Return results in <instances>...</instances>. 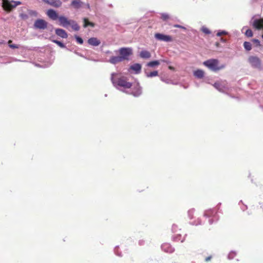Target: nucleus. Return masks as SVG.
<instances>
[{
  "label": "nucleus",
  "instance_id": "nucleus-1",
  "mask_svg": "<svg viewBox=\"0 0 263 263\" xmlns=\"http://www.w3.org/2000/svg\"><path fill=\"white\" fill-rule=\"evenodd\" d=\"M111 80L114 85H117L124 88H130L132 84L127 81V79L123 76L118 77L117 73L111 74Z\"/></svg>",
  "mask_w": 263,
  "mask_h": 263
},
{
  "label": "nucleus",
  "instance_id": "nucleus-2",
  "mask_svg": "<svg viewBox=\"0 0 263 263\" xmlns=\"http://www.w3.org/2000/svg\"><path fill=\"white\" fill-rule=\"evenodd\" d=\"M203 65L211 70L216 72L225 67V65H219V61L217 59H212L203 62Z\"/></svg>",
  "mask_w": 263,
  "mask_h": 263
},
{
  "label": "nucleus",
  "instance_id": "nucleus-3",
  "mask_svg": "<svg viewBox=\"0 0 263 263\" xmlns=\"http://www.w3.org/2000/svg\"><path fill=\"white\" fill-rule=\"evenodd\" d=\"M248 61L251 65L255 68H260L261 62L259 58L256 56H250Z\"/></svg>",
  "mask_w": 263,
  "mask_h": 263
},
{
  "label": "nucleus",
  "instance_id": "nucleus-4",
  "mask_svg": "<svg viewBox=\"0 0 263 263\" xmlns=\"http://www.w3.org/2000/svg\"><path fill=\"white\" fill-rule=\"evenodd\" d=\"M119 52L123 61L128 60V57L133 53L132 49L130 48H121Z\"/></svg>",
  "mask_w": 263,
  "mask_h": 263
},
{
  "label": "nucleus",
  "instance_id": "nucleus-5",
  "mask_svg": "<svg viewBox=\"0 0 263 263\" xmlns=\"http://www.w3.org/2000/svg\"><path fill=\"white\" fill-rule=\"evenodd\" d=\"M2 7L3 9L7 12H11L13 9L15 8V6L11 1L8 0H2Z\"/></svg>",
  "mask_w": 263,
  "mask_h": 263
},
{
  "label": "nucleus",
  "instance_id": "nucleus-6",
  "mask_svg": "<svg viewBox=\"0 0 263 263\" xmlns=\"http://www.w3.org/2000/svg\"><path fill=\"white\" fill-rule=\"evenodd\" d=\"M155 37L159 41L170 42L173 41V38L171 36L165 35L160 33L155 34Z\"/></svg>",
  "mask_w": 263,
  "mask_h": 263
},
{
  "label": "nucleus",
  "instance_id": "nucleus-7",
  "mask_svg": "<svg viewBox=\"0 0 263 263\" xmlns=\"http://www.w3.org/2000/svg\"><path fill=\"white\" fill-rule=\"evenodd\" d=\"M47 22L43 19H37L34 24L35 28L45 29L47 27Z\"/></svg>",
  "mask_w": 263,
  "mask_h": 263
},
{
  "label": "nucleus",
  "instance_id": "nucleus-8",
  "mask_svg": "<svg viewBox=\"0 0 263 263\" xmlns=\"http://www.w3.org/2000/svg\"><path fill=\"white\" fill-rule=\"evenodd\" d=\"M42 1L55 8L61 7L62 4V3L60 0H42Z\"/></svg>",
  "mask_w": 263,
  "mask_h": 263
},
{
  "label": "nucleus",
  "instance_id": "nucleus-9",
  "mask_svg": "<svg viewBox=\"0 0 263 263\" xmlns=\"http://www.w3.org/2000/svg\"><path fill=\"white\" fill-rule=\"evenodd\" d=\"M253 26L257 30L263 29V18L255 20L253 23ZM262 38L263 39V34Z\"/></svg>",
  "mask_w": 263,
  "mask_h": 263
},
{
  "label": "nucleus",
  "instance_id": "nucleus-10",
  "mask_svg": "<svg viewBox=\"0 0 263 263\" xmlns=\"http://www.w3.org/2000/svg\"><path fill=\"white\" fill-rule=\"evenodd\" d=\"M59 21L60 23V25L62 26L63 27H66L68 25H70L71 24V21H69L66 17L63 16H60L58 18Z\"/></svg>",
  "mask_w": 263,
  "mask_h": 263
},
{
  "label": "nucleus",
  "instance_id": "nucleus-11",
  "mask_svg": "<svg viewBox=\"0 0 263 263\" xmlns=\"http://www.w3.org/2000/svg\"><path fill=\"white\" fill-rule=\"evenodd\" d=\"M46 14L47 16L52 20H56L59 17L56 11L51 9L48 10Z\"/></svg>",
  "mask_w": 263,
  "mask_h": 263
},
{
  "label": "nucleus",
  "instance_id": "nucleus-12",
  "mask_svg": "<svg viewBox=\"0 0 263 263\" xmlns=\"http://www.w3.org/2000/svg\"><path fill=\"white\" fill-rule=\"evenodd\" d=\"M55 31L57 35L62 38L66 39L68 37L67 33L64 29L60 28L56 29Z\"/></svg>",
  "mask_w": 263,
  "mask_h": 263
},
{
  "label": "nucleus",
  "instance_id": "nucleus-13",
  "mask_svg": "<svg viewBox=\"0 0 263 263\" xmlns=\"http://www.w3.org/2000/svg\"><path fill=\"white\" fill-rule=\"evenodd\" d=\"M88 43L92 46H97L100 44L101 42L96 37H91L88 39Z\"/></svg>",
  "mask_w": 263,
  "mask_h": 263
},
{
  "label": "nucleus",
  "instance_id": "nucleus-14",
  "mask_svg": "<svg viewBox=\"0 0 263 263\" xmlns=\"http://www.w3.org/2000/svg\"><path fill=\"white\" fill-rule=\"evenodd\" d=\"M123 59L120 56L111 57L109 59V62L113 64H116L118 63L123 61Z\"/></svg>",
  "mask_w": 263,
  "mask_h": 263
},
{
  "label": "nucleus",
  "instance_id": "nucleus-15",
  "mask_svg": "<svg viewBox=\"0 0 263 263\" xmlns=\"http://www.w3.org/2000/svg\"><path fill=\"white\" fill-rule=\"evenodd\" d=\"M132 94L135 97H138L141 94V89L139 85H137L133 89Z\"/></svg>",
  "mask_w": 263,
  "mask_h": 263
},
{
  "label": "nucleus",
  "instance_id": "nucleus-16",
  "mask_svg": "<svg viewBox=\"0 0 263 263\" xmlns=\"http://www.w3.org/2000/svg\"><path fill=\"white\" fill-rule=\"evenodd\" d=\"M140 56L143 59H149L151 57V53L147 50H142L140 53Z\"/></svg>",
  "mask_w": 263,
  "mask_h": 263
},
{
  "label": "nucleus",
  "instance_id": "nucleus-17",
  "mask_svg": "<svg viewBox=\"0 0 263 263\" xmlns=\"http://www.w3.org/2000/svg\"><path fill=\"white\" fill-rule=\"evenodd\" d=\"M130 69L133 70L137 73H140L141 70V65L140 64H135L130 66Z\"/></svg>",
  "mask_w": 263,
  "mask_h": 263
},
{
  "label": "nucleus",
  "instance_id": "nucleus-18",
  "mask_svg": "<svg viewBox=\"0 0 263 263\" xmlns=\"http://www.w3.org/2000/svg\"><path fill=\"white\" fill-rule=\"evenodd\" d=\"M82 3L80 0H73L71 2V5L76 9L80 8L82 6Z\"/></svg>",
  "mask_w": 263,
  "mask_h": 263
},
{
  "label": "nucleus",
  "instance_id": "nucleus-19",
  "mask_svg": "<svg viewBox=\"0 0 263 263\" xmlns=\"http://www.w3.org/2000/svg\"><path fill=\"white\" fill-rule=\"evenodd\" d=\"M162 248L166 252L171 253L173 252V249L168 243L163 244L162 246Z\"/></svg>",
  "mask_w": 263,
  "mask_h": 263
},
{
  "label": "nucleus",
  "instance_id": "nucleus-20",
  "mask_svg": "<svg viewBox=\"0 0 263 263\" xmlns=\"http://www.w3.org/2000/svg\"><path fill=\"white\" fill-rule=\"evenodd\" d=\"M204 71L202 70H197L194 71V75L197 78L201 79L204 77Z\"/></svg>",
  "mask_w": 263,
  "mask_h": 263
},
{
  "label": "nucleus",
  "instance_id": "nucleus-21",
  "mask_svg": "<svg viewBox=\"0 0 263 263\" xmlns=\"http://www.w3.org/2000/svg\"><path fill=\"white\" fill-rule=\"evenodd\" d=\"M160 62L159 61H151L147 63L146 66L149 67H154L159 65Z\"/></svg>",
  "mask_w": 263,
  "mask_h": 263
},
{
  "label": "nucleus",
  "instance_id": "nucleus-22",
  "mask_svg": "<svg viewBox=\"0 0 263 263\" xmlns=\"http://www.w3.org/2000/svg\"><path fill=\"white\" fill-rule=\"evenodd\" d=\"M214 87L218 89L220 91H222L223 86L222 85L221 82H217L214 83L213 85Z\"/></svg>",
  "mask_w": 263,
  "mask_h": 263
},
{
  "label": "nucleus",
  "instance_id": "nucleus-23",
  "mask_svg": "<svg viewBox=\"0 0 263 263\" xmlns=\"http://www.w3.org/2000/svg\"><path fill=\"white\" fill-rule=\"evenodd\" d=\"M88 26L94 27L95 24L93 23L89 22L88 20L86 18H84V27H86Z\"/></svg>",
  "mask_w": 263,
  "mask_h": 263
},
{
  "label": "nucleus",
  "instance_id": "nucleus-24",
  "mask_svg": "<svg viewBox=\"0 0 263 263\" xmlns=\"http://www.w3.org/2000/svg\"><path fill=\"white\" fill-rule=\"evenodd\" d=\"M243 47L247 51H250L252 49V45L249 42H245L243 43Z\"/></svg>",
  "mask_w": 263,
  "mask_h": 263
},
{
  "label": "nucleus",
  "instance_id": "nucleus-25",
  "mask_svg": "<svg viewBox=\"0 0 263 263\" xmlns=\"http://www.w3.org/2000/svg\"><path fill=\"white\" fill-rule=\"evenodd\" d=\"M158 75V71H154L149 73H146V76L147 77H156Z\"/></svg>",
  "mask_w": 263,
  "mask_h": 263
},
{
  "label": "nucleus",
  "instance_id": "nucleus-26",
  "mask_svg": "<svg viewBox=\"0 0 263 263\" xmlns=\"http://www.w3.org/2000/svg\"><path fill=\"white\" fill-rule=\"evenodd\" d=\"M12 41L11 40H9L8 42L9 46L12 48V49H17L18 48L19 46L15 44H12Z\"/></svg>",
  "mask_w": 263,
  "mask_h": 263
},
{
  "label": "nucleus",
  "instance_id": "nucleus-27",
  "mask_svg": "<svg viewBox=\"0 0 263 263\" xmlns=\"http://www.w3.org/2000/svg\"><path fill=\"white\" fill-rule=\"evenodd\" d=\"M252 41L254 44H255L256 47H262V46L261 45L260 41L258 40L253 39Z\"/></svg>",
  "mask_w": 263,
  "mask_h": 263
},
{
  "label": "nucleus",
  "instance_id": "nucleus-28",
  "mask_svg": "<svg viewBox=\"0 0 263 263\" xmlns=\"http://www.w3.org/2000/svg\"><path fill=\"white\" fill-rule=\"evenodd\" d=\"M161 18L163 20V21H167L168 20V19L170 18V17L169 16V15L168 14H166V13H162L161 14Z\"/></svg>",
  "mask_w": 263,
  "mask_h": 263
},
{
  "label": "nucleus",
  "instance_id": "nucleus-29",
  "mask_svg": "<svg viewBox=\"0 0 263 263\" xmlns=\"http://www.w3.org/2000/svg\"><path fill=\"white\" fill-rule=\"evenodd\" d=\"M71 22H72L73 23L72 24V28H73V29H74V30H76V31L79 30V28H80L79 25L77 23H75L72 21H71Z\"/></svg>",
  "mask_w": 263,
  "mask_h": 263
},
{
  "label": "nucleus",
  "instance_id": "nucleus-30",
  "mask_svg": "<svg viewBox=\"0 0 263 263\" xmlns=\"http://www.w3.org/2000/svg\"><path fill=\"white\" fill-rule=\"evenodd\" d=\"M52 42L56 43L58 45H59L61 48H65V46L62 42L58 41V40H52Z\"/></svg>",
  "mask_w": 263,
  "mask_h": 263
},
{
  "label": "nucleus",
  "instance_id": "nucleus-31",
  "mask_svg": "<svg viewBox=\"0 0 263 263\" xmlns=\"http://www.w3.org/2000/svg\"><path fill=\"white\" fill-rule=\"evenodd\" d=\"M201 31L206 34H209L211 33L210 30L206 27H203L201 28Z\"/></svg>",
  "mask_w": 263,
  "mask_h": 263
},
{
  "label": "nucleus",
  "instance_id": "nucleus-32",
  "mask_svg": "<svg viewBox=\"0 0 263 263\" xmlns=\"http://www.w3.org/2000/svg\"><path fill=\"white\" fill-rule=\"evenodd\" d=\"M245 35L248 37H252L253 36V32L251 29H248L245 32Z\"/></svg>",
  "mask_w": 263,
  "mask_h": 263
},
{
  "label": "nucleus",
  "instance_id": "nucleus-33",
  "mask_svg": "<svg viewBox=\"0 0 263 263\" xmlns=\"http://www.w3.org/2000/svg\"><path fill=\"white\" fill-rule=\"evenodd\" d=\"M20 16L22 20H26L28 18V15L26 13H21L20 14Z\"/></svg>",
  "mask_w": 263,
  "mask_h": 263
},
{
  "label": "nucleus",
  "instance_id": "nucleus-34",
  "mask_svg": "<svg viewBox=\"0 0 263 263\" xmlns=\"http://www.w3.org/2000/svg\"><path fill=\"white\" fill-rule=\"evenodd\" d=\"M29 14L30 15L37 16V12L36 11L34 10H29Z\"/></svg>",
  "mask_w": 263,
  "mask_h": 263
},
{
  "label": "nucleus",
  "instance_id": "nucleus-35",
  "mask_svg": "<svg viewBox=\"0 0 263 263\" xmlns=\"http://www.w3.org/2000/svg\"><path fill=\"white\" fill-rule=\"evenodd\" d=\"M76 40H77V42L79 44H83V39L81 37H79L78 36H76Z\"/></svg>",
  "mask_w": 263,
  "mask_h": 263
},
{
  "label": "nucleus",
  "instance_id": "nucleus-36",
  "mask_svg": "<svg viewBox=\"0 0 263 263\" xmlns=\"http://www.w3.org/2000/svg\"><path fill=\"white\" fill-rule=\"evenodd\" d=\"M194 212V210H193V209L190 210L188 212L189 215L191 219L193 218Z\"/></svg>",
  "mask_w": 263,
  "mask_h": 263
},
{
  "label": "nucleus",
  "instance_id": "nucleus-37",
  "mask_svg": "<svg viewBox=\"0 0 263 263\" xmlns=\"http://www.w3.org/2000/svg\"><path fill=\"white\" fill-rule=\"evenodd\" d=\"M12 3H13L14 6H15V8H16L17 6L22 4V3L20 1H12Z\"/></svg>",
  "mask_w": 263,
  "mask_h": 263
},
{
  "label": "nucleus",
  "instance_id": "nucleus-38",
  "mask_svg": "<svg viewBox=\"0 0 263 263\" xmlns=\"http://www.w3.org/2000/svg\"><path fill=\"white\" fill-rule=\"evenodd\" d=\"M174 27H175V28H181V29H182L183 30H186V28L185 27L182 26L180 25L176 24V25H174Z\"/></svg>",
  "mask_w": 263,
  "mask_h": 263
},
{
  "label": "nucleus",
  "instance_id": "nucleus-39",
  "mask_svg": "<svg viewBox=\"0 0 263 263\" xmlns=\"http://www.w3.org/2000/svg\"><path fill=\"white\" fill-rule=\"evenodd\" d=\"M227 34V32L224 31H222L221 32H218L217 33V35L218 36H220L222 35H224V34Z\"/></svg>",
  "mask_w": 263,
  "mask_h": 263
},
{
  "label": "nucleus",
  "instance_id": "nucleus-40",
  "mask_svg": "<svg viewBox=\"0 0 263 263\" xmlns=\"http://www.w3.org/2000/svg\"><path fill=\"white\" fill-rule=\"evenodd\" d=\"M211 258H212V256H208L205 258V261L206 262H208L209 261H210L211 260Z\"/></svg>",
  "mask_w": 263,
  "mask_h": 263
},
{
  "label": "nucleus",
  "instance_id": "nucleus-41",
  "mask_svg": "<svg viewBox=\"0 0 263 263\" xmlns=\"http://www.w3.org/2000/svg\"><path fill=\"white\" fill-rule=\"evenodd\" d=\"M168 69L171 70H173L174 71L175 70V68L172 66H168Z\"/></svg>",
  "mask_w": 263,
  "mask_h": 263
},
{
  "label": "nucleus",
  "instance_id": "nucleus-42",
  "mask_svg": "<svg viewBox=\"0 0 263 263\" xmlns=\"http://www.w3.org/2000/svg\"><path fill=\"white\" fill-rule=\"evenodd\" d=\"M215 45H216V46L218 47L219 46V43L217 42V43H216Z\"/></svg>",
  "mask_w": 263,
  "mask_h": 263
},
{
  "label": "nucleus",
  "instance_id": "nucleus-43",
  "mask_svg": "<svg viewBox=\"0 0 263 263\" xmlns=\"http://www.w3.org/2000/svg\"><path fill=\"white\" fill-rule=\"evenodd\" d=\"M221 40L222 42H225V40H224L223 38H221Z\"/></svg>",
  "mask_w": 263,
  "mask_h": 263
},
{
  "label": "nucleus",
  "instance_id": "nucleus-44",
  "mask_svg": "<svg viewBox=\"0 0 263 263\" xmlns=\"http://www.w3.org/2000/svg\"><path fill=\"white\" fill-rule=\"evenodd\" d=\"M205 215H209V214H208V211H206L205 213Z\"/></svg>",
  "mask_w": 263,
  "mask_h": 263
},
{
  "label": "nucleus",
  "instance_id": "nucleus-45",
  "mask_svg": "<svg viewBox=\"0 0 263 263\" xmlns=\"http://www.w3.org/2000/svg\"><path fill=\"white\" fill-rule=\"evenodd\" d=\"M2 44L1 42H0V44Z\"/></svg>",
  "mask_w": 263,
  "mask_h": 263
}]
</instances>
